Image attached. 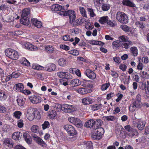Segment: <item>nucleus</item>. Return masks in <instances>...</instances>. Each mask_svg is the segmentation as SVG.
Instances as JSON below:
<instances>
[{"label": "nucleus", "mask_w": 149, "mask_h": 149, "mask_svg": "<svg viewBox=\"0 0 149 149\" xmlns=\"http://www.w3.org/2000/svg\"><path fill=\"white\" fill-rule=\"evenodd\" d=\"M118 39L121 43L122 42H123L122 43L121 46L122 47L125 49H129L130 46L133 45V42L132 41L128 40L129 38L127 36L123 35L120 36Z\"/></svg>", "instance_id": "obj_1"}, {"label": "nucleus", "mask_w": 149, "mask_h": 149, "mask_svg": "<svg viewBox=\"0 0 149 149\" xmlns=\"http://www.w3.org/2000/svg\"><path fill=\"white\" fill-rule=\"evenodd\" d=\"M116 19L120 23L127 24L128 22V17L127 15L122 12L118 11L116 14Z\"/></svg>", "instance_id": "obj_2"}, {"label": "nucleus", "mask_w": 149, "mask_h": 149, "mask_svg": "<svg viewBox=\"0 0 149 149\" xmlns=\"http://www.w3.org/2000/svg\"><path fill=\"white\" fill-rule=\"evenodd\" d=\"M58 14L61 15L63 16H68L70 18V22H72L73 20H75L76 17L75 12L72 10H69L68 11H62L58 12Z\"/></svg>", "instance_id": "obj_3"}, {"label": "nucleus", "mask_w": 149, "mask_h": 149, "mask_svg": "<svg viewBox=\"0 0 149 149\" xmlns=\"http://www.w3.org/2000/svg\"><path fill=\"white\" fill-rule=\"evenodd\" d=\"M6 55L11 59L17 60L18 58V52L15 50L11 49H8L5 51Z\"/></svg>", "instance_id": "obj_4"}, {"label": "nucleus", "mask_w": 149, "mask_h": 149, "mask_svg": "<svg viewBox=\"0 0 149 149\" xmlns=\"http://www.w3.org/2000/svg\"><path fill=\"white\" fill-rule=\"evenodd\" d=\"M104 132V130L102 127H97L95 130V133L92 135V137L94 139L99 140L101 138Z\"/></svg>", "instance_id": "obj_5"}, {"label": "nucleus", "mask_w": 149, "mask_h": 149, "mask_svg": "<svg viewBox=\"0 0 149 149\" xmlns=\"http://www.w3.org/2000/svg\"><path fill=\"white\" fill-rule=\"evenodd\" d=\"M31 136L34 140L38 145L43 147L46 148L47 147V144L41 138L35 134H32Z\"/></svg>", "instance_id": "obj_6"}, {"label": "nucleus", "mask_w": 149, "mask_h": 149, "mask_svg": "<svg viewBox=\"0 0 149 149\" xmlns=\"http://www.w3.org/2000/svg\"><path fill=\"white\" fill-rule=\"evenodd\" d=\"M61 109L65 112L71 113L75 110V106L72 105L64 104L61 107Z\"/></svg>", "instance_id": "obj_7"}, {"label": "nucleus", "mask_w": 149, "mask_h": 149, "mask_svg": "<svg viewBox=\"0 0 149 149\" xmlns=\"http://www.w3.org/2000/svg\"><path fill=\"white\" fill-rule=\"evenodd\" d=\"M64 128L71 136H74L76 134L77 132L73 127L70 125H65Z\"/></svg>", "instance_id": "obj_8"}, {"label": "nucleus", "mask_w": 149, "mask_h": 149, "mask_svg": "<svg viewBox=\"0 0 149 149\" xmlns=\"http://www.w3.org/2000/svg\"><path fill=\"white\" fill-rule=\"evenodd\" d=\"M68 120L70 122L74 124L78 127H81L82 126L81 122L78 118L74 117H71L68 118Z\"/></svg>", "instance_id": "obj_9"}, {"label": "nucleus", "mask_w": 149, "mask_h": 149, "mask_svg": "<svg viewBox=\"0 0 149 149\" xmlns=\"http://www.w3.org/2000/svg\"><path fill=\"white\" fill-rule=\"evenodd\" d=\"M33 113V108H30L28 109L26 114V117L29 120L32 121L35 118V116H34Z\"/></svg>", "instance_id": "obj_10"}, {"label": "nucleus", "mask_w": 149, "mask_h": 149, "mask_svg": "<svg viewBox=\"0 0 149 149\" xmlns=\"http://www.w3.org/2000/svg\"><path fill=\"white\" fill-rule=\"evenodd\" d=\"M29 100L33 104H36L41 102V100L40 97L36 95H32L29 98Z\"/></svg>", "instance_id": "obj_11"}, {"label": "nucleus", "mask_w": 149, "mask_h": 149, "mask_svg": "<svg viewBox=\"0 0 149 149\" xmlns=\"http://www.w3.org/2000/svg\"><path fill=\"white\" fill-rule=\"evenodd\" d=\"M136 121L137 126L138 129L140 130L143 129L146 123L145 120L142 119H138Z\"/></svg>", "instance_id": "obj_12"}, {"label": "nucleus", "mask_w": 149, "mask_h": 149, "mask_svg": "<svg viewBox=\"0 0 149 149\" xmlns=\"http://www.w3.org/2000/svg\"><path fill=\"white\" fill-rule=\"evenodd\" d=\"M84 73L85 75L90 79H93L96 78L95 74L92 70L87 69Z\"/></svg>", "instance_id": "obj_13"}, {"label": "nucleus", "mask_w": 149, "mask_h": 149, "mask_svg": "<svg viewBox=\"0 0 149 149\" xmlns=\"http://www.w3.org/2000/svg\"><path fill=\"white\" fill-rule=\"evenodd\" d=\"M3 144L5 146H7L8 148H11L13 147V143L11 139L8 138L3 141Z\"/></svg>", "instance_id": "obj_14"}, {"label": "nucleus", "mask_w": 149, "mask_h": 149, "mask_svg": "<svg viewBox=\"0 0 149 149\" xmlns=\"http://www.w3.org/2000/svg\"><path fill=\"white\" fill-rule=\"evenodd\" d=\"M56 68L55 65L52 63L47 65L45 67H44L43 70H46L48 72H51L54 70Z\"/></svg>", "instance_id": "obj_15"}, {"label": "nucleus", "mask_w": 149, "mask_h": 149, "mask_svg": "<svg viewBox=\"0 0 149 149\" xmlns=\"http://www.w3.org/2000/svg\"><path fill=\"white\" fill-rule=\"evenodd\" d=\"M31 22L38 28H40L42 26V23L36 18H33L31 20Z\"/></svg>", "instance_id": "obj_16"}, {"label": "nucleus", "mask_w": 149, "mask_h": 149, "mask_svg": "<svg viewBox=\"0 0 149 149\" xmlns=\"http://www.w3.org/2000/svg\"><path fill=\"white\" fill-rule=\"evenodd\" d=\"M51 9L53 11H59L58 12L61 11H64L63 9H62V6L57 4H54L52 5L51 6Z\"/></svg>", "instance_id": "obj_17"}, {"label": "nucleus", "mask_w": 149, "mask_h": 149, "mask_svg": "<svg viewBox=\"0 0 149 149\" xmlns=\"http://www.w3.org/2000/svg\"><path fill=\"white\" fill-rule=\"evenodd\" d=\"M77 91L78 93L82 95L90 93L91 91L89 89L84 88H79L77 90Z\"/></svg>", "instance_id": "obj_18"}, {"label": "nucleus", "mask_w": 149, "mask_h": 149, "mask_svg": "<svg viewBox=\"0 0 149 149\" xmlns=\"http://www.w3.org/2000/svg\"><path fill=\"white\" fill-rule=\"evenodd\" d=\"M68 74V73L60 72L57 73V75L60 78L67 79L69 78Z\"/></svg>", "instance_id": "obj_19"}, {"label": "nucleus", "mask_w": 149, "mask_h": 149, "mask_svg": "<svg viewBox=\"0 0 149 149\" xmlns=\"http://www.w3.org/2000/svg\"><path fill=\"white\" fill-rule=\"evenodd\" d=\"M7 95L6 93L4 91L0 90V101H4L6 100Z\"/></svg>", "instance_id": "obj_20"}, {"label": "nucleus", "mask_w": 149, "mask_h": 149, "mask_svg": "<svg viewBox=\"0 0 149 149\" xmlns=\"http://www.w3.org/2000/svg\"><path fill=\"white\" fill-rule=\"evenodd\" d=\"M45 51L48 54H52L54 51V48L52 46L47 45L45 46Z\"/></svg>", "instance_id": "obj_21"}, {"label": "nucleus", "mask_w": 149, "mask_h": 149, "mask_svg": "<svg viewBox=\"0 0 149 149\" xmlns=\"http://www.w3.org/2000/svg\"><path fill=\"white\" fill-rule=\"evenodd\" d=\"M93 102V100L88 97H85L82 100V102L84 105L89 104L92 103Z\"/></svg>", "instance_id": "obj_22"}, {"label": "nucleus", "mask_w": 149, "mask_h": 149, "mask_svg": "<svg viewBox=\"0 0 149 149\" xmlns=\"http://www.w3.org/2000/svg\"><path fill=\"white\" fill-rule=\"evenodd\" d=\"M122 3L124 5H125L132 7H135V5L130 0H123L122 1Z\"/></svg>", "instance_id": "obj_23"}, {"label": "nucleus", "mask_w": 149, "mask_h": 149, "mask_svg": "<svg viewBox=\"0 0 149 149\" xmlns=\"http://www.w3.org/2000/svg\"><path fill=\"white\" fill-rule=\"evenodd\" d=\"M14 88L17 91L21 92L24 88V85L22 83H18L15 85Z\"/></svg>", "instance_id": "obj_24"}, {"label": "nucleus", "mask_w": 149, "mask_h": 149, "mask_svg": "<svg viewBox=\"0 0 149 149\" xmlns=\"http://www.w3.org/2000/svg\"><path fill=\"white\" fill-rule=\"evenodd\" d=\"M23 135L26 141L28 144H31L32 139L29 134L25 132L23 133Z\"/></svg>", "instance_id": "obj_25"}, {"label": "nucleus", "mask_w": 149, "mask_h": 149, "mask_svg": "<svg viewBox=\"0 0 149 149\" xmlns=\"http://www.w3.org/2000/svg\"><path fill=\"white\" fill-rule=\"evenodd\" d=\"M103 106L101 104H97L90 105V108L91 110L95 111L102 108Z\"/></svg>", "instance_id": "obj_26"}, {"label": "nucleus", "mask_w": 149, "mask_h": 149, "mask_svg": "<svg viewBox=\"0 0 149 149\" xmlns=\"http://www.w3.org/2000/svg\"><path fill=\"white\" fill-rule=\"evenodd\" d=\"M129 133H127V135L133 138L134 136H136L138 135V133L137 130L134 129H133Z\"/></svg>", "instance_id": "obj_27"}, {"label": "nucleus", "mask_w": 149, "mask_h": 149, "mask_svg": "<svg viewBox=\"0 0 149 149\" xmlns=\"http://www.w3.org/2000/svg\"><path fill=\"white\" fill-rule=\"evenodd\" d=\"M22 134L19 132H16L13 133L12 135V138L15 140L18 141L21 138Z\"/></svg>", "instance_id": "obj_28"}, {"label": "nucleus", "mask_w": 149, "mask_h": 149, "mask_svg": "<svg viewBox=\"0 0 149 149\" xmlns=\"http://www.w3.org/2000/svg\"><path fill=\"white\" fill-rule=\"evenodd\" d=\"M26 47L31 51H35L37 49V47L29 43H26L25 45Z\"/></svg>", "instance_id": "obj_29"}, {"label": "nucleus", "mask_w": 149, "mask_h": 149, "mask_svg": "<svg viewBox=\"0 0 149 149\" xmlns=\"http://www.w3.org/2000/svg\"><path fill=\"white\" fill-rule=\"evenodd\" d=\"M95 125V120L90 119L87 121L85 124V126L86 127H92Z\"/></svg>", "instance_id": "obj_30"}, {"label": "nucleus", "mask_w": 149, "mask_h": 149, "mask_svg": "<svg viewBox=\"0 0 149 149\" xmlns=\"http://www.w3.org/2000/svg\"><path fill=\"white\" fill-rule=\"evenodd\" d=\"M81 84V81L79 79H73L70 82V84L73 86H78Z\"/></svg>", "instance_id": "obj_31"}, {"label": "nucleus", "mask_w": 149, "mask_h": 149, "mask_svg": "<svg viewBox=\"0 0 149 149\" xmlns=\"http://www.w3.org/2000/svg\"><path fill=\"white\" fill-rule=\"evenodd\" d=\"M130 51L131 54L134 56H136L138 54V50L136 47H132L130 48Z\"/></svg>", "instance_id": "obj_32"}, {"label": "nucleus", "mask_w": 149, "mask_h": 149, "mask_svg": "<svg viewBox=\"0 0 149 149\" xmlns=\"http://www.w3.org/2000/svg\"><path fill=\"white\" fill-rule=\"evenodd\" d=\"M21 23L24 25H28L29 23V19L27 17H22L20 20Z\"/></svg>", "instance_id": "obj_33"}, {"label": "nucleus", "mask_w": 149, "mask_h": 149, "mask_svg": "<svg viewBox=\"0 0 149 149\" xmlns=\"http://www.w3.org/2000/svg\"><path fill=\"white\" fill-rule=\"evenodd\" d=\"M24 100L25 99L22 97H18L17 99V102L18 105L20 107L23 106L25 103Z\"/></svg>", "instance_id": "obj_34"}, {"label": "nucleus", "mask_w": 149, "mask_h": 149, "mask_svg": "<svg viewBox=\"0 0 149 149\" xmlns=\"http://www.w3.org/2000/svg\"><path fill=\"white\" fill-rule=\"evenodd\" d=\"M58 63L60 66L64 67L66 65L67 62L66 59L61 58L59 60Z\"/></svg>", "instance_id": "obj_35"}, {"label": "nucleus", "mask_w": 149, "mask_h": 149, "mask_svg": "<svg viewBox=\"0 0 149 149\" xmlns=\"http://www.w3.org/2000/svg\"><path fill=\"white\" fill-rule=\"evenodd\" d=\"M109 17L107 16H104L101 17L99 20V22L102 24H104L105 23H107V22Z\"/></svg>", "instance_id": "obj_36"}, {"label": "nucleus", "mask_w": 149, "mask_h": 149, "mask_svg": "<svg viewBox=\"0 0 149 149\" xmlns=\"http://www.w3.org/2000/svg\"><path fill=\"white\" fill-rule=\"evenodd\" d=\"M34 111V116H35V118L37 120H40L41 118L40 115L38 111L35 109L33 108Z\"/></svg>", "instance_id": "obj_37"}, {"label": "nucleus", "mask_w": 149, "mask_h": 149, "mask_svg": "<svg viewBox=\"0 0 149 149\" xmlns=\"http://www.w3.org/2000/svg\"><path fill=\"white\" fill-rule=\"evenodd\" d=\"M70 23L74 26H76L81 24L80 18L77 19L75 21L73 20L72 22H70Z\"/></svg>", "instance_id": "obj_38"}, {"label": "nucleus", "mask_w": 149, "mask_h": 149, "mask_svg": "<svg viewBox=\"0 0 149 149\" xmlns=\"http://www.w3.org/2000/svg\"><path fill=\"white\" fill-rule=\"evenodd\" d=\"M32 68L33 69L39 70H43L44 67L40 65L36 64H33L32 65Z\"/></svg>", "instance_id": "obj_39"}, {"label": "nucleus", "mask_w": 149, "mask_h": 149, "mask_svg": "<svg viewBox=\"0 0 149 149\" xmlns=\"http://www.w3.org/2000/svg\"><path fill=\"white\" fill-rule=\"evenodd\" d=\"M132 103L134 104L138 108H140L141 107L142 103L141 101L134 100L132 102Z\"/></svg>", "instance_id": "obj_40"}, {"label": "nucleus", "mask_w": 149, "mask_h": 149, "mask_svg": "<svg viewBox=\"0 0 149 149\" xmlns=\"http://www.w3.org/2000/svg\"><path fill=\"white\" fill-rule=\"evenodd\" d=\"M122 43H121L120 41L118 40L116 41H114L112 43V45L114 47L119 48L121 46Z\"/></svg>", "instance_id": "obj_41"}, {"label": "nucleus", "mask_w": 149, "mask_h": 149, "mask_svg": "<svg viewBox=\"0 0 149 149\" xmlns=\"http://www.w3.org/2000/svg\"><path fill=\"white\" fill-rule=\"evenodd\" d=\"M29 14V10L27 8L24 9L22 11V17H27Z\"/></svg>", "instance_id": "obj_42"}, {"label": "nucleus", "mask_w": 149, "mask_h": 149, "mask_svg": "<svg viewBox=\"0 0 149 149\" xmlns=\"http://www.w3.org/2000/svg\"><path fill=\"white\" fill-rule=\"evenodd\" d=\"M79 10L81 14V15L85 18L87 17V15L86 14V12L84 9L83 7H80L79 8Z\"/></svg>", "instance_id": "obj_43"}, {"label": "nucleus", "mask_w": 149, "mask_h": 149, "mask_svg": "<svg viewBox=\"0 0 149 149\" xmlns=\"http://www.w3.org/2000/svg\"><path fill=\"white\" fill-rule=\"evenodd\" d=\"M70 37L69 35H64L63 37V39L65 41H69L71 42H73L74 40L73 38H70Z\"/></svg>", "instance_id": "obj_44"}, {"label": "nucleus", "mask_w": 149, "mask_h": 149, "mask_svg": "<svg viewBox=\"0 0 149 149\" xmlns=\"http://www.w3.org/2000/svg\"><path fill=\"white\" fill-rule=\"evenodd\" d=\"M103 123L102 120L100 119H96L95 120V124L97 126V127H100V126L102 125Z\"/></svg>", "instance_id": "obj_45"}, {"label": "nucleus", "mask_w": 149, "mask_h": 149, "mask_svg": "<svg viewBox=\"0 0 149 149\" xmlns=\"http://www.w3.org/2000/svg\"><path fill=\"white\" fill-rule=\"evenodd\" d=\"M42 129L44 130L47 128H49L50 126V124L47 121L44 122V123L42 125Z\"/></svg>", "instance_id": "obj_46"}, {"label": "nucleus", "mask_w": 149, "mask_h": 149, "mask_svg": "<svg viewBox=\"0 0 149 149\" xmlns=\"http://www.w3.org/2000/svg\"><path fill=\"white\" fill-rule=\"evenodd\" d=\"M39 127L36 125H33L31 128V131L34 133H37L38 131Z\"/></svg>", "instance_id": "obj_47"}, {"label": "nucleus", "mask_w": 149, "mask_h": 149, "mask_svg": "<svg viewBox=\"0 0 149 149\" xmlns=\"http://www.w3.org/2000/svg\"><path fill=\"white\" fill-rule=\"evenodd\" d=\"M110 86L109 83L103 84L101 86V89L102 91L106 90Z\"/></svg>", "instance_id": "obj_48"}, {"label": "nucleus", "mask_w": 149, "mask_h": 149, "mask_svg": "<svg viewBox=\"0 0 149 149\" xmlns=\"http://www.w3.org/2000/svg\"><path fill=\"white\" fill-rule=\"evenodd\" d=\"M102 8L104 11H107L109 9L110 6L108 4H103L102 6Z\"/></svg>", "instance_id": "obj_49"}, {"label": "nucleus", "mask_w": 149, "mask_h": 149, "mask_svg": "<svg viewBox=\"0 0 149 149\" xmlns=\"http://www.w3.org/2000/svg\"><path fill=\"white\" fill-rule=\"evenodd\" d=\"M49 115L51 118L53 119L56 116L57 113L55 111L52 110L50 111Z\"/></svg>", "instance_id": "obj_50"}, {"label": "nucleus", "mask_w": 149, "mask_h": 149, "mask_svg": "<svg viewBox=\"0 0 149 149\" xmlns=\"http://www.w3.org/2000/svg\"><path fill=\"white\" fill-rule=\"evenodd\" d=\"M68 53L71 54H72L74 56H77L79 54V51L76 49H73L70 50L68 52Z\"/></svg>", "instance_id": "obj_51"}, {"label": "nucleus", "mask_w": 149, "mask_h": 149, "mask_svg": "<svg viewBox=\"0 0 149 149\" xmlns=\"http://www.w3.org/2000/svg\"><path fill=\"white\" fill-rule=\"evenodd\" d=\"M137 108L134 104L131 103L129 107L130 111L131 112H133Z\"/></svg>", "instance_id": "obj_52"}, {"label": "nucleus", "mask_w": 149, "mask_h": 149, "mask_svg": "<svg viewBox=\"0 0 149 149\" xmlns=\"http://www.w3.org/2000/svg\"><path fill=\"white\" fill-rule=\"evenodd\" d=\"M84 147H86L87 149H91L92 147V143L91 141H88L86 142L84 144Z\"/></svg>", "instance_id": "obj_53"}, {"label": "nucleus", "mask_w": 149, "mask_h": 149, "mask_svg": "<svg viewBox=\"0 0 149 149\" xmlns=\"http://www.w3.org/2000/svg\"><path fill=\"white\" fill-rule=\"evenodd\" d=\"M107 24L110 26L113 27L116 25V22L115 21L112 22L111 20L108 19L107 23Z\"/></svg>", "instance_id": "obj_54"}, {"label": "nucleus", "mask_w": 149, "mask_h": 149, "mask_svg": "<svg viewBox=\"0 0 149 149\" xmlns=\"http://www.w3.org/2000/svg\"><path fill=\"white\" fill-rule=\"evenodd\" d=\"M82 86L83 87H90L91 86L90 81L84 80L83 81V84H82Z\"/></svg>", "instance_id": "obj_55"}, {"label": "nucleus", "mask_w": 149, "mask_h": 149, "mask_svg": "<svg viewBox=\"0 0 149 149\" xmlns=\"http://www.w3.org/2000/svg\"><path fill=\"white\" fill-rule=\"evenodd\" d=\"M11 33V34L13 36H18L19 35H22L23 32L22 31H16L14 32H12Z\"/></svg>", "instance_id": "obj_56"}, {"label": "nucleus", "mask_w": 149, "mask_h": 149, "mask_svg": "<svg viewBox=\"0 0 149 149\" xmlns=\"http://www.w3.org/2000/svg\"><path fill=\"white\" fill-rule=\"evenodd\" d=\"M13 115L16 118L19 119L22 115V113L19 111H16L14 113Z\"/></svg>", "instance_id": "obj_57"}, {"label": "nucleus", "mask_w": 149, "mask_h": 149, "mask_svg": "<svg viewBox=\"0 0 149 149\" xmlns=\"http://www.w3.org/2000/svg\"><path fill=\"white\" fill-rule=\"evenodd\" d=\"M93 1L95 5L99 7L103 2L104 0H93Z\"/></svg>", "instance_id": "obj_58"}, {"label": "nucleus", "mask_w": 149, "mask_h": 149, "mask_svg": "<svg viewBox=\"0 0 149 149\" xmlns=\"http://www.w3.org/2000/svg\"><path fill=\"white\" fill-rule=\"evenodd\" d=\"M135 24L137 27H138L141 29H143L144 27V25L143 23L140 21H137L135 23Z\"/></svg>", "instance_id": "obj_59"}, {"label": "nucleus", "mask_w": 149, "mask_h": 149, "mask_svg": "<svg viewBox=\"0 0 149 149\" xmlns=\"http://www.w3.org/2000/svg\"><path fill=\"white\" fill-rule=\"evenodd\" d=\"M120 27L121 29L125 31L129 32L130 31L129 27L126 25H122Z\"/></svg>", "instance_id": "obj_60"}, {"label": "nucleus", "mask_w": 149, "mask_h": 149, "mask_svg": "<svg viewBox=\"0 0 149 149\" xmlns=\"http://www.w3.org/2000/svg\"><path fill=\"white\" fill-rule=\"evenodd\" d=\"M104 118L108 121H113L115 120L116 118L113 116H105Z\"/></svg>", "instance_id": "obj_61"}, {"label": "nucleus", "mask_w": 149, "mask_h": 149, "mask_svg": "<svg viewBox=\"0 0 149 149\" xmlns=\"http://www.w3.org/2000/svg\"><path fill=\"white\" fill-rule=\"evenodd\" d=\"M138 65L137 66V69L139 70H141L143 69L144 66L142 63H141L140 61V59L138 61Z\"/></svg>", "instance_id": "obj_62"}, {"label": "nucleus", "mask_w": 149, "mask_h": 149, "mask_svg": "<svg viewBox=\"0 0 149 149\" xmlns=\"http://www.w3.org/2000/svg\"><path fill=\"white\" fill-rule=\"evenodd\" d=\"M141 77L144 79H148L149 78V75L147 72L143 71L142 72Z\"/></svg>", "instance_id": "obj_63"}, {"label": "nucleus", "mask_w": 149, "mask_h": 149, "mask_svg": "<svg viewBox=\"0 0 149 149\" xmlns=\"http://www.w3.org/2000/svg\"><path fill=\"white\" fill-rule=\"evenodd\" d=\"M22 61H23L22 63L24 64L26 66H29L30 65V63L25 58H22Z\"/></svg>", "instance_id": "obj_64"}]
</instances>
